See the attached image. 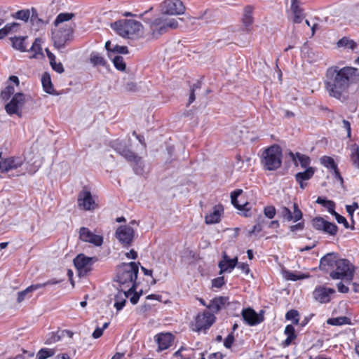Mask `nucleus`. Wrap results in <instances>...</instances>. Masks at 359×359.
<instances>
[{
    "label": "nucleus",
    "mask_w": 359,
    "mask_h": 359,
    "mask_svg": "<svg viewBox=\"0 0 359 359\" xmlns=\"http://www.w3.org/2000/svg\"><path fill=\"white\" fill-rule=\"evenodd\" d=\"M359 80V69L352 67L333 65L327 69L324 86L330 97L341 99L351 84Z\"/></svg>",
    "instance_id": "f257e3e1"
},
{
    "label": "nucleus",
    "mask_w": 359,
    "mask_h": 359,
    "mask_svg": "<svg viewBox=\"0 0 359 359\" xmlns=\"http://www.w3.org/2000/svg\"><path fill=\"white\" fill-rule=\"evenodd\" d=\"M323 270L330 271V277L334 279H345L351 281L354 274V266L347 259H338L334 253H328L320 262Z\"/></svg>",
    "instance_id": "f03ea898"
},
{
    "label": "nucleus",
    "mask_w": 359,
    "mask_h": 359,
    "mask_svg": "<svg viewBox=\"0 0 359 359\" xmlns=\"http://www.w3.org/2000/svg\"><path fill=\"white\" fill-rule=\"evenodd\" d=\"M144 22L149 25L144 35L149 40L157 39L170 30L177 29L179 25L177 19L163 14L151 20H145Z\"/></svg>",
    "instance_id": "7ed1b4c3"
},
{
    "label": "nucleus",
    "mask_w": 359,
    "mask_h": 359,
    "mask_svg": "<svg viewBox=\"0 0 359 359\" xmlns=\"http://www.w3.org/2000/svg\"><path fill=\"white\" fill-rule=\"evenodd\" d=\"M138 271L139 267L135 262L123 263L118 268L116 280L122 288H128L129 291L135 290Z\"/></svg>",
    "instance_id": "20e7f679"
},
{
    "label": "nucleus",
    "mask_w": 359,
    "mask_h": 359,
    "mask_svg": "<svg viewBox=\"0 0 359 359\" xmlns=\"http://www.w3.org/2000/svg\"><path fill=\"white\" fill-rule=\"evenodd\" d=\"M111 27L124 38L138 37L143 33L142 23L135 20L121 19L111 23Z\"/></svg>",
    "instance_id": "39448f33"
},
{
    "label": "nucleus",
    "mask_w": 359,
    "mask_h": 359,
    "mask_svg": "<svg viewBox=\"0 0 359 359\" xmlns=\"http://www.w3.org/2000/svg\"><path fill=\"white\" fill-rule=\"evenodd\" d=\"M25 163V158L22 156H10L3 158L0 161V172H12V175L20 176L25 175V172H29L34 173L36 171L34 170H28L27 168L23 169L22 166Z\"/></svg>",
    "instance_id": "423d86ee"
},
{
    "label": "nucleus",
    "mask_w": 359,
    "mask_h": 359,
    "mask_svg": "<svg viewBox=\"0 0 359 359\" xmlns=\"http://www.w3.org/2000/svg\"><path fill=\"white\" fill-rule=\"evenodd\" d=\"M261 162L265 170H277L282 163L281 148L278 145H273L266 149L262 153Z\"/></svg>",
    "instance_id": "0eeeda50"
},
{
    "label": "nucleus",
    "mask_w": 359,
    "mask_h": 359,
    "mask_svg": "<svg viewBox=\"0 0 359 359\" xmlns=\"http://www.w3.org/2000/svg\"><path fill=\"white\" fill-rule=\"evenodd\" d=\"M72 37L73 27L71 26L65 25L52 32L54 46L58 49L64 48L65 43L70 41Z\"/></svg>",
    "instance_id": "6e6552de"
},
{
    "label": "nucleus",
    "mask_w": 359,
    "mask_h": 359,
    "mask_svg": "<svg viewBox=\"0 0 359 359\" xmlns=\"http://www.w3.org/2000/svg\"><path fill=\"white\" fill-rule=\"evenodd\" d=\"M160 11L163 15H177L184 13L185 7L180 0H165L160 4Z\"/></svg>",
    "instance_id": "1a4fd4ad"
},
{
    "label": "nucleus",
    "mask_w": 359,
    "mask_h": 359,
    "mask_svg": "<svg viewBox=\"0 0 359 359\" xmlns=\"http://www.w3.org/2000/svg\"><path fill=\"white\" fill-rule=\"evenodd\" d=\"M135 236V231L130 225H122L117 228L115 237L123 247L131 245Z\"/></svg>",
    "instance_id": "9d476101"
},
{
    "label": "nucleus",
    "mask_w": 359,
    "mask_h": 359,
    "mask_svg": "<svg viewBox=\"0 0 359 359\" xmlns=\"http://www.w3.org/2000/svg\"><path fill=\"white\" fill-rule=\"evenodd\" d=\"M25 103V95L21 93H17L14 95L11 100L6 104V112L10 114H17L21 116V109Z\"/></svg>",
    "instance_id": "9b49d317"
},
{
    "label": "nucleus",
    "mask_w": 359,
    "mask_h": 359,
    "mask_svg": "<svg viewBox=\"0 0 359 359\" xmlns=\"http://www.w3.org/2000/svg\"><path fill=\"white\" fill-rule=\"evenodd\" d=\"M78 206L84 210H93L96 208V203L90 191L83 189L78 196Z\"/></svg>",
    "instance_id": "f8f14e48"
},
{
    "label": "nucleus",
    "mask_w": 359,
    "mask_h": 359,
    "mask_svg": "<svg viewBox=\"0 0 359 359\" xmlns=\"http://www.w3.org/2000/svg\"><path fill=\"white\" fill-rule=\"evenodd\" d=\"M116 150L123 156L127 161L133 163L134 169L136 173L140 174L142 171V158L137 156L134 152L126 148H116Z\"/></svg>",
    "instance_id": "ddd939ff"
},
{
    "label": "nucleus",
    "mask_w": 359,
    "mask_h": 359,
    "mask_svg": "<svg viewBox=\"0 0 359 359\" xmlns=\"http://www.w3.org/2000/svg\"><path fill=\"white\" fill-rule=\"evenodd\" d=\"M312 222L313 227L317 230L323 231L330 236H335L337 233V226L325 220L323 217H316Z\"/></svg>",
    "instance_id": "4468645a"
},
{
    "label": "nucleus",
    "mask_w": 359,
    "mask_h": 359,
    "mask_svg": "<svg viewBox=\"0 0 359 359\" xmlns=\"http://www.w3.org/2000/svg\"><path fill=\"white\" fill-rule=\"evenodd\" d=\"M79 238L83 242L90 243L95 246H100L103 243L102 236L94 234L86 227H81L80 229Z\"/></svg>",
    "instance_id": "2eb2a0df"
},
{
    "label": "nucleus",
    "mask_w": 359,
    "mask_h": 359,
    "mask_svg": "<svg viewBox=\"0 0 359 359\" xmlns=\"http://www.w3.org/2000/svg\"><path fill=\"white\" fill-rule=\"evenodd\" d=\"M279 213L284 219L288 222L292 221L294 222L299 221L303 216V214L297 203H293L292 212L287 207H282Z\"/></svg>",
    "instance_id": "dca6fc26"
},
{
    "label": "nucleus",
    "mask_w": 359,
    "mask_h": 359,
    "mask_svg": "<svg viewBox=\"0 0 359 359\" xmlns=\"http://www.w3.org/2000/svg\"><path fill=\"white\" fill-rule=\"evenodd\" d=\"M215 316L209 311H205L198 314L196 319V327L197 331L208 329L214 323Z\"/></svg>",
    "instance_id": "f3484780"
},
{
    "label": "nucleus",
    "mask_w": 359,
    "mask_h": 359,
    "mask_svg": "<svg viewBox=\"0 0 359 359\" xmlns=\"http://www.w3.org/2000/svg\"><path fill=\"white\" fill-rule=\"evenodd\" d=\"M241 314L245 322L250 326L258 325L264 320L263 315L257 313L251 308L243 309Z\"/></svg>",
    "instance_id": "a211bd4d"
},
{
    "label": "nucleus",
    "mask_w": 359,
    "mask_h": 359,
    "mask_svg": "<svg viewBox=\"0 0 359 359\" xmlns=\"http://www.w3.org/2000/svg\"><path fill=\"white\" fill-rule=\"evenodd\" d=\"M335 293V290L332 288L325 287H318L315 289L313 292L314 299L321 303H327L331 299V295Z\"/></svg>",
    "instance_id": "6ab92c4d"
},
{
    "label": "nucleus",
    "mask_w": 359,
    "mask_h": 359,
    "mask_svg": "<svg viewBox=\"0 0 359 359\" xmlns=\"http://www.w3.org/2000/svg\"><path fill=\"white\" fill-rule=\"evenodd\" d=\"M93 263L91 257H86L83 254H80L74 259L75 267L80 273H86L90 270V266Z\"/></svg>",
    "instance_id": "aec40b11"
},
{
    "label": "nucleus",
    "mask_w": 359,
    "mask_h": 359,
    "mask_svg": "<svg viewBox=\"0 0 359 359\" xmlns=\"http://www.w3.org/2000/svg\"><path fill=\"white\" fill-rule=\"evenodd\" d=\"M154 338L158 344V351H162L172 345L174 336L170 333H161L156 334Z\"/></svg>",
    "instance_id": "412c9836"
},
{
    "label": "nucleus",
    "mask_w": 359,
    "mask_h": 359,
    "mask_svg": "<svg viewBox=\"0 0 359 359\" xmlns=\"http://www.w3.org/2000/svg\"><path fill=\"white\" fill-rule=\"evenodd\" d=\"M59 281L56 280H49L43 283H38V284H34L28 287H27L25 290L21 291L18 292L17 301L18 302H21L25 299V296L30 292H32L38 289L42 288L43 287L48 286V285H55L58 283Z\"/></svg>",
    "instance_id": "4be33fe9"
},
{
    "label": "nucleus",
    "mask_w": 359,
    "mask_h": 359,
    "mask_svg": "<svg viewBox=\"0 0 359 359\" xmlns=\"http://www.w3.org/2000/svg\"><path fill=\"white\" fill-rule=\"evenodd\" d=\"M224 209L222 205H215L212 211L205 216V222L207 224H213L220 222Z\"/></svg>",
    "instance_id": "5701e85b"
},
{
    "label": "nucleus",
    "mask_w": 359,
    "mask_h": 359,
    "mask_svg": "<svg viewBox=\"0 0 359 359\" xmlns=\"http://www.w3.org/2000/svg\"><path fill=\"white\" fill-rule=\"evenodd\" d=\"M238 264V258L230 259L227 255L224 252L223 255V259L219 262L218 266L220 269L219 274L225 271H231L235 268Z\"/></svg>",
    "instance_id": "b1692460"
},
{
    "label": "nucleus",
    "mask_w": 359,
    "mask_h": 359,
    "mask_svg": "<svg viewBox=\"0 0 359 359\" xmlns=\"http://www.w3.org/2000/svg\"><path fill=\"white\" fill-rule=\"evenodd\" d=\"M10 83H8L4 90H1L0 97L4 100H7L10 98L11 95L15 92L13 85H19V79L16 76H11L9 77Z\"/></svg>",
    "instance_id": "393cba45"
},
{
    "label": "nucleus",
    "mask_w": 359,
    "mask_h": 359,
    "mask_svg": "<svg viewBox=\"0 0 359 359\" xmlns=\"http://www.w3.org/2000/svg\"><path fill=\"white\" fill-rule=\"evenodd\" d=\"M132 291L125 290V288H121L114 297V307L117 311H121L126 304V299L130 297Z\"/></svg>",
    "instance_id": "a878e982"
},
{
    "label": "nucleus",
    "mask_w": 359,
    "mask_h": 359,
    "mask_svg": "<svg viewBox=\"0 0 359 359\" xmlns=\"http://www.w3.org/2000/svg\"><path fill=\"white\" fill-rule=\"evenodd\" d=\"M320 162L326 168L333 170L335 178L339 180L341 184L343 183V178L341 176L337 166L332 158L325 156L320 158Z\"/></svg>",
    "instance_id": "bb28decb"
},
{
    "label": "nucleus",
    "mask_w": 359,
    "mask_h": 359,
    "mask_svg": "<svg viewBox=\"0 0 359 359\" xmlns=\"http://www.w3.org/2000/svg\"><path fill=\"white\" fill-rule=\"evenodd\" d=\"M227 304H229L227 297H218L211 300L207 306L212 311L217 312Z\"/></svg>",
    "instance_id": "cd10ccee"
},
{
    "label": "nucleus",
    "mask_w": 359,
    "mask_h": 359,
    "mask_svg": "<svg viewBox=\"0 0 359 359\" xmlns=\"http://www.w3.org/2000/svg\"><path fill=\"white\" fill-rule=\"evenodd\" d=\"M299 0H292L291 10L294 15L293 22L294 23H300L304 18L302 9L299 6Z\"/></svg>",
    "instance_id": "c85d7f7f"
},
{
    "label": "nucleus",
    "mask_w": 359,
    "mask_h": 359,
    "mask_svg": "<svg viewBox=\"0 0 359 359\" xmlns=\"http://www.w3.org/2000/svg\"><path fill=\"white\" fill-rule=\"evenodd\" d=\"M254 11V7L250 5H248L244 8L243 11V23L248 30H249V27L252 25L254 18L252 16Z\"/></svg>",
    "instance_id": "c756f323"
},
{
    "label": "nucleus",
    "mask_w": 359,
    "mask_h": 359,
    "mask_svg": "<svg viewBox=\"0 0 359 359\" xmlns=\"http://www.w3.org/2000/svg\"><path fill=\"white\" fill-rule=\"evenodd\" d=\"M290 156L292 158L294 163L297 165V160L300 163V165L302 168H307L311 163V159L308 156L304 154H302L300 153L293 154L292 152L290 153Z\"/></svg>",
    "instance_id": "7c9ffc66"
},
{
    "label": "nucleus",
    "mask_w": 359,
    "mask_h": 359,
    "mask_svg": "<svg viewBox=\"0 0 359 359\" xmlns=\"http://www.w3.org/2000/svg\"><path fill=\"white\" fill-rule=\"evenodd\" d=\"M30 51L34 53V54L30 56L31 58H36V59L43 58L44 55L42 52L41 40L40 39L37 38L35 39V41L32 43V46L30 48Z\"/></svg>",
    "instance_id": "2f4dec72"
},
{
    "label": "nucleus",
    "mask_w": 359,
    "mask_h": 359,
    "mask_svg": "<svg viewBox=\"0 0 359 359\" xmlns=\"http://www.w3.org/2000/svg\"><path fill=\"white\" fill-rule=\"evenodd\" d=\"M27 39V36H19V37H13L11 38L12 46L14 48L24 52L27 49V46L25 44V40Z\"/></svg>",
    "instance_id": "473e14b6"
},
{
    "label": "nucleus",
    "mask_w": 359,
    "mask_h": 359,
    "mask_svg": "<svg viewBox=\"0 0 359 359\" xmlns=\"http://www.w3.org/2000/svg\"><path fill=\"white\" fill-rule=\"evenodd\" d=\"M285 334L287 335L286 339L284 341L283 344L285 346H288L291 344L292 341L296 338L294 333V328L292 325H288L285 327Z\"/></svg>",
    "instance_id": "72a5a7b5"
},
{
    "label": "nucleus",
    "mask_w": 359,
    "mask_h": 359,
    "mask_svg": "<svg viewBox=\"0 0 359 359\" xmlns=\"http://www.w3.org/2000/svg\"><path fill=\"white\" fill-rule=\"evenodd\" d=\"M30 22L35 29H39L44 25V21L39 18L38 13L35 8H32Z\"/></svg>",
    "instance_id": "f704fd0d"
},
{
    "label": "nucleus",
    "mask_w": 359,
    "mask_h": 359,
    "mask_svg": "<svg viewBox=\"0 0 359 359\" xmlns=\"http://www.w3.org/2000/svg\"><path fill=\"white\" fill-rule=\"evenodd\" d=\"M315 169L312 167H309L305 171L298 172L295 175V179L297 181H304L309 180L314 175Z\"/></svg>",
    "instance_id": "c9c22d12"
},
{
    "label": "nucleus",
    "mask_w": 359,
    "mask_h": 359,
    "mask_svg": "<svg viewBox=\"0 0 359 359\" xmlns=\"http://www.w3.org/2000/svg\"><path fill=\"white\" fill-rule=\"evenodd\" d=\"M327 323L331 325L340 326L344 325H351V319L346 316L332 318L327 320Z\"/></svg>",
    "instance_id": "e433bc0d"
},
{
    "label": "nucleus",
    "mask_w": 359,
    "mask_h": 359,
    "mask_svg": "<svg viewBox=\"0 0 359 359\" xmlns=\"http://www.w3.org/2000/svg\"><path fill=\"white\" fill-rule=\"evenodd\" d=\"M41 83H42L43 90L46 93H48L49 94L53 93L54 89H53V84L51 82L50 76L48 74H47V73L43 74V75L42 76V78H41Z\"/></svg>",
    "instance_id": "4c0bfd02"
},
{
    "label": "nucleus",
    "mask_w": 359,
    "mask_h": 359,
    "mask_svg": "<svg viewBox=\"0 0 359 359\" xmlns=\"http://www.w3.org/2000/svg\"><path fill=\"white\" fill-rule=\"evenodd\" d=\"M243 191L241 189H238L231 194V198L232 204L238 210L244 209V207L248 205V203L240 204L238 201V197L242 194Z\"/></svg>",
    "instance_id": "58836bf2"
},
{
    "label": "nucleus",
    "mask_w": 359,
    "mask_h": 359,
    "mask_svg": "<svg viewBox=\"0 0 359 359\" xmlns=\"http://www.w3.org/2000/svg\"><path fill=\"white\" fill-rule=\"evenodd\" d=\"M90 60L94 65L104 66L106 63L104 58L97 52H93L90 54Z\"/></svg>",
    "instance_id": "ea45409f"
},
{
    "label": "nucleus",
    "mask_w": 359,
    "mask_h": 359,
    "mask_svg": "<svg viewBox=\"0 0 359 359\" xmlns=\"http://www.w3.org/2000/svg\"><path fill=\"white\" fill-rule=\"evenodd\" d=\"M74 17V13H60L55 22H54V24L55 26H57L59 24L62 23V22H66V21H69L70 20H72L73 18Z\"/></svg>",
    "instance_id": "a19ab883"
},
{
    "label": "nucleus",
    "mask_w": 359,
    "mask_h": 359,
    "mask_svg": "<svg viewBox=\"0 0 359 359\" xmlns=\"http://www.w3.org/2000/svg\"><path fill=\"white\" fill-rule=\"evenodd\" d=\"M112 62L114 67L119 71H124L126 69V63L122 56L116 55L112 57Z\"/></svg>",
    "instance_id": "79ce46f5"
},
{
    "label": "nucleus",
    "mask_w": 359,
    "mask_h": 359,
    "mask_svg": "<svg viewBox=\"0 0 359 359\" xmlns=\"http://www.w3.org/2000/svg\"><path fill=\"white\" fill-rule=\"evenodd\" d=\"M55 352L53 349L41 348L36 355L37 359H46L48 357L53 356Z\"/></svg>",
    "instance_id": "37998d69"
},
{
    "label": "nucleus",
    "mask_w": 359,
    "mask_h": 359,
    "mask_svg": "<svg viewBox=\"0 0 359 359\" xmlns=\"http://www.w3.org/2000/svg\"><path fill=\"white\" fill-rule=\"evenodd\" d=\"M338 46L353 50L356 47V43L353 40L343 38L339 41Z\"/></svg>",
    "instance_id": "c03bdc74"
},
{
    "label": "nucleus",
    "mask_w": 359,
    "mask_h": 359,
    "mask_svg": "<svg viewBox=\"0 0 359 359\" xmlns=\"http://www.w3.org/2000/svg\"><path fill=\"white\" fill-rule=\"evenodd\" d=\"M32 13V9L31 10H21L18 11L15 17L18 19L24 20L25 22L28 21V20L30 18V15Z\"/></svg>",
    "instance_id": "a18cd8bd"
},
{
    "label": "nucleus",
    "mask_w": 359,
    "mask_h": 359,
    "mask_svg": "<svg viewBox=\"0 0 359 359\" xmlns=\"http://www.w3.org/2000/svg\"><path fill=\"white\" fill-rule=\"evenodd\" d=\"M351 159L355 166L359 168V149L358 145L353 144L352 146Z\"/></svg>",
    "instance_id": "49530a36"
},
{
    "label": "nucleus",
    "mask_w": 359,
    "mask_h": 359,
    "mask_svg": "<svg viewBox=\"0 0 359 359\" xmlns=\"http://www.w3.org/2000/svg\"><path fill=\"white\" fill-rule=\"evenodd\" d=\"M287 320H292L294 324L299 323V313L296 310H290L285 315Z\"/></svg>",
    "instance_id": "de8ad7c7"
},
{
    "label": "nucleus",
    "mask_w": 359,
    "mask_h": 359,
    "mask_svg": "<svg viewBox=\"0 0 359 359\" xmlns=\"http://www.w3.org/2000/svg\"><path fill=\"white\" fill-rule=\"evenodd\" d=\"M276 210L275 207L272 205L266 206L264 208V214L269 219H273L276 215Z\"/></svg>",
    "instance_id": "09e8293b"
},
{
    "label": "nucleus",
    "mask_w": 359,
    "mask_h": 359,
    "mask_svg": "<svg viewBox=\"0 0 359 359\" xmlns=\"http://www.w3.org/2000/svg\"><path fill=\"white\" fill-rule=\"evenodd\" d=\"M264 222V219L259 221L258 223L252 227V230H250L249 231V233H248L249 235L252 236L253 234H257V233H259L260 231H262V225H263Z\"/></svg>",
    "instance_id": "8fccbe9b"
},
{
    "label": "nucleus",
    "mask_w": 359,
    "mask_h": 359,
    "mask_svg": "<svg viewBox=\"0 0 359 359\" xmlns=\"http://www.w3.org/2000/svg\"><path fill=\"white\" fill-rule=\"evenodd\" d=\"M332 215L334 216L338 223L344 224L345 229H348L350 227L348 222H347L346 219L344 217L340 215L337 212H334Z\"/></svg>",
    "instance_id": "3c124183"
},
{
    "label": "nucleus",
    "mask_w": 359,
    "mask_h": 359,
    "mask_svg": "<svg viewBox=\"0 0 359 359\" xmlns=\"http://www.w3.org/2000/svg\"><path fill=\"white\" fill-rule=\"evenodd\" d=\"M200 88H201V84H200L199 82H198L197 83L194 84L193 86L191 88L190 95H189V104H190L191 103H192L195 100L194 91H195L196 89Z\"/></svg>",
    "instance_id": "603ef678"
},
{
    "label": "nucleus",
    "mask_w": 359,
    "mask_h": 359,
    "mask_svg": "<svg viewBox=\"0 0 359 359\" xmlns=\"http://www.w3.org/2000/svg\"><path fill=\"white\" fill-rule=\"evenodd\" d=\"M111 53H122V54H126L128 53V48L126 46H121L118 45H115L112 47Z\"/></svg>",
    "instance_id": "864d4df0"
},
{
    "label": "nucleus",
    "mask_w": 359,
    "mask_h": 359,
    "mask_svg": "<svg viewBox=\"0 0 359 359\" xmlns=\"http://www.w3.org/2000/svg\"><path fill=\"white\" fill-rule=\"evenodd\" d=\"M225 283L224 278L220 276L212 280V285L214 287L219 288Z\"/></svg>",
    "instance_id": "5fc2aeb1"
},
{
    "label": "nucleus",
    "mask_w": 359,
    "mask_h": 359,
    "mask_svg": "<svg viewBox=\"0 0 359 359\" xmlns=\"http://www.w3.org/2000/svg\"><path fill=\"white\" fill-rule=\"evenodd\" d=\"M124 90L127 92H135L137 90V83L133 81L128 82L124 86Z\"/></svg>",
    "instance_id": "6e6d98bb"
},
{
    "label": "nucleus",
    "mask_w": 359,
    "mask_h": 359,
    "mask_svg": "<svg viewBox=\"0 0 359 359\" xmlns=\"http://www.w3.org/2000/svg\"><path fill=\"white\" fill-rule=\"evenodd\" d=\"M359 208L358 204L357 203H353L352 205H346V211L351 218H353L354 211Z\"/></svg>",
    "instance_id": "4d7b16f0"
},
{
    "label": "nucleus",
    "mask_w": 359,
    "mask_h": 359,
    "mask_svg": "<svg viewBox=\"0 0 359 359\" xmlns=\"http://www.w3.org/2000/svg\"><path fill=\"white\" fill-rule=\"evenodd\" d=\"M50 66L53 68V69L57 73L61 74L65 71L63 65L61 62H56V61H55L54 62L50 64Z\"/></svg>",
    "instance_id": "13d9d810"
},
{
    "label": "nucleus",
    "mask_w": 359,
    "mask_h": 359,
    "mask_svg": "<svg viewBox=\"0 0 359 359\" xmlns=\"http://www.w3.org/2000/svg\"><path fill=\"white\" fill-rule=\"evenodd\" d=\"M233 341H234V336L232 333H231L224 339V346L227 348H230L231 347Z\"/></svg>",
    "instance_id": "bf43d9fd"
},
{
    "label": "nucleus",
    "mask_w": 359,
    "mask_h": 359,
    "mask_svg": "<svg viewBox=\"0 0 359 359\" xmlns=\"http://www.w3.org/2000/svg\"><path fill=\"white\" fill-rule=\"evenodd\" d=\"M285 278L287 280H299V279L304 278V276L303 275L302 276H297V275L294 274L292 272L287 271V272H285Z\"/></svg>",
    "instance_id": "052dcab7"
},
{
    "label": "nucleus",
    "mask_w": 359,
    "mask_h": 359,
    "mask_svg": "<svg viewBox=\"0 0 359 359\" xmlns=\"http://www.w3.org/2000/svg\"><path fill=\"white\" fill-rule=\"evenodd\" d=\"M304 222H301L297 223V224L290 226V230L292 232H296L298 231H302L304 229Z\"/></svg>",
    "instance_id": "680f3d73"
},
{
    "label": "nucleus",
    "mask_w": 359,
    "mask_h": 359,
    "mask_svg": "<svg viewBox=\"0 0 359 359\" xmlns=\"http://www.w3.org/2000/svg\"><path fill=\"white\" fill-rule=\"evenodd\" d=\"M328 212L332 215L336 211L334 210L335 203L332 201H328L324 206Z\"/></svg>",
    "instance_id": "e2e57ef3"
},
{
    "label": "nucleus",
    "mask_w": 359,
    "mask_h": 359,
    "mask_svg": "<svg viewBox=\"0 0 359 359\" xmlns=\"http://www.w3.org/2000/svg\"><path fill=\"white\" fill-rule=\"evenodd\" d=\"M135 290H132L131 294L128 298L133 304H136L140 299V295L137 292H134Z\"/></svg>",
    "instance_id": "0e129e2a"
},
{
    "label": "nucleus",
    "mask_w": 359,
    "mask_h": 359,
    "mask_svg": "<svg viewBox=\"0 0 359 359\" xmlns=\"http://www.w3.org/2000/svg\"><path fill=\"white\" fill-rule=\"evenodd\" d=\"M337 287L338 291L341 293H347L349 290L348 287L341 282L337 283Z\"/></svg>",
    "instance_id": "69168bd1"
},
{
    "label": "nucleus",
    "mask_w": 359,
    "mask_h": 359,
    "mask_svg": "<svg viewBox=\"0 0 359 359\" xmlns=\"http://www.w3.org/2000/svg\"><path fill=\"white\" fill-rule=\"evenodd\" d=\"M102 334L103 329H101L100 327H97L93 332L92 336L94 339H98L102 335Z\"/></svg>",
    "instance_id": "338daca9"
},
{
    "label": "nucleus",
    "mask_w": 359,
    "mask_h": 359,
    "mask_svg": "<svg viewBox=\"0 0 359 359\" xmlns=\"http://www.w3.org/2000/svg\"><path fill=\"white\" fill-rule=\"evenodd\" d=\"M350 12L353 16L359 18V4L352 7Z\"/></svg>",
    "instance_id": "774afa93"
}]
</instances>
